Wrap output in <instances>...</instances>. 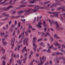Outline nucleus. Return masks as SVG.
Segmentation results:
<instances>
[{
	"mask_svg": "<svg viewBox=\"0 0 65 65\" xmlns=\"http://www.w3.org/2000/svg\"><path fill=\"white\" fill-rule=\"evenodd\" d=\"M41 63H39L38 65H42L43 64L44 62L46 60V57L43 56L42 58H40Z\"/></svg>",
	"mask_w": 65,
	"mask_h": 65,
	"instance_id": "1",
	"label": "nucleus"
},
{
	"mask_svg": "<svg viewBox=\"0 0 65 65\" xmlns=\"http://www.w3.org/2000/svg\"><path fill=\"white\" fill-rule=\"evenodd\" d=\"M12 6H10L6 8H4L3 9L1 8H0V10H1V11H0V12H2L4 11H8L10 8H12Z\"/></svg>",
	"mask_w": 65,
	"mask_h": 65,
	"instance_id": "2",
	"label": "nucleus"
},
{
	"mask_svg": "<svg viewBox=\"0 0 65 65\" xmlns=\"http://www.w3.org/2000/svg\"><path fill=\"white\" fill-rule=\"evenodd\" d=\"M49 13H52V14H54V15H51V17H54L55 16L56 17H58V13H60L59 12H49Z\"/></svg>",
	"mask_w": 65,
	"mask_h": 65,
	"instance_id": "3",
	"label": "nucleus"
},
{
	"mask_svg": "<svg viewBox=\"0 0 65 65\" xmlns=\"http://www.w3.org/2000/svg\"><path fill=\"white\" fill-rule=\"evenodd\" d=\"M21 37V40H23L24 38V33L23 32L21 33L20 35L19 36L18 38H20V37Z\"/></svg>",
	"mask_w": 65,
	"mask_h": 65,
	"instance_id": "4",
	"label": "nucleus"
},
{
	"mask_svg": "<svg viewBox=\"0 0 65 65\" xmlns=\"http://www.w3.org/2000/svg\"><path fill=\"white\" fill-rule=\"evenodd\" d=\"M35 7L34 8V9H33V12H36L38 9H39V6H35Z\"/></svg>",
	"mask_w": 65,
	"mask_h": 65,
	"instance_id": "5",
	"label": "nucleus"
},
{
	"mask_svg": "<svg viewBox=\"0 0 65 65\" xmlns=\"http://www.w3.org/2000/svg\"><path fill=\"white\" fill-rule=\"evenodd\" d=\"M28 40H29V39H28V38H26L24 39L23 41V43H24V44H26V46H28V43L27 42V41H28Z\"/></svg>",
	"mask_w": 65,
	"mask_h": 65,
	"instance_id": "6",
	"label": "nucleus"
},
{
	"mask_svg": "<svg viewBox=\"0 0 65 65\" xmlns=\"http://www.w3.org/2000/svg\"><path fill=\"white\" fill-rule=\"evenodd\" d=\"M56 1V3L55 4V5H61V2H59L57 1V0H55Z\"/></svg>",
	"mask_w": 65,
	"mask_h": 65,
	"instance_id": "7",
	"label": "nucleus"
},
{
	"mask_svg": "<svg viewBox=\"0 0 65 65\" xmlns=\"http://www.w3.org/2000/svg\"><path fill=\"white\" fill-rule=\"evenodd\" d=\"M42 24L41 23H38V25H37V27H38L39 28H42V26H41V25Z\"/></svg>",
	"mask_w": 65,
	"mask_h": 65,
	"instance_id": "8",
	"label": "nucleus"
},
{
	"mask_svg": "<svg viewBox=\"0 0 65 65\" xmlns=\"http://www.w3.org/2000/svg\"><path fill=\"white\" fill-rule=\"evenodd\" d=\"M54 37L55 38H56V39H60V38L58 36H57V34L54 35Z\"/></svg>",
	"mask_w": 65,
	"mask_h": 65,
	"instance_id": "9",
	"label": "nucleus"
},
{
	"mask_svg": "<svg viewBox=\"0 0 65 65\" xmlns=\"http://www.w3.org/2000/svg\"><path fill=\"white\" fill-rule=\"evenodd\" d=\"M31 9H29L28 10H27L25 12V14H28V13L29 12H30V11H31Z\"/></svg>",
	"mask_w": 65,
	"mask_h": 65,
	"instance_id": "10",
	"label": "nucleus"
},
{
	"mask_svg": "<svg viewBox=\"0 0 65 65\" xmlns=\"http://www.w3.org/2000/svg\"><path fill=\"white\" fill-rule=\"evenodd\" d=\"M24 51L25 52H27V49H26V46H25L24 47L23 49L22 50V53H24Z\"/></svg>",
	"mask_w": 65,
	"mask_h": 65,
	"instance_id": "11",
	"label": "nucleus"
},
{
	"mask_svg": "<svg viewBox=\"0 0 65 65\" xmlns=\"http://www.w3.org/2000/svg\"><path fill=\"white\" fill-rule=\"evenodd\" d=\"M48 21L49 22H50V23L51 26H52V24H54V21L52 20H49Z\"/></svg>",
	"mask_w": 65,
	"mask_h": 65,
	"instance_id": "12",
	"label": "nucleus"
},
{
	"mask_svg": "<svg viewBox=\"0 0 65 65\" xmlns=\"http://www.w3.org/2000/svg\"><path fill=\"white\" fill-rule=\"evenodd\" d=\"M11 46H12V48L14 46V43L13 42V41L12 40H11Z\"/></svg>",
	"mask_w": 65,
	"mask_h": 65,
	"instance_id": "13",
	"label": "nucleus"
},
{
	"mask_svg": "<svg viewBox=\"0 0 65 65\" xmlns=\"http://www.w3.org/2000/svg\"><path fill=\"white\" fill-rule=\"evenodd\" d=\"M27 57H25L22 60H23V63H25V62L26 61V59H27Z\"/></svg>",
	"mask_w": 65,
	"mask_h": 65,
	"instance_id": "14",
	"label": "nucleus"
},
{
	"mask_svg": "<svg viewBox=\"0 0 65 65\" xmlns=\"http://www.w3.org/2000/svg\"><path fill=\"white\" fill-rule=\"evenodd\" d=\"M33 46H34V47H35L36 48L37 47V45L36 44V43H34L33 44Z\"/></svg>",
	"mask_w": 65,
	"mask_h": 65,
	"instance_id": "15",
	"label": "nucleus"
},
{
	"mask_svg": "<svg viewBox=\"0 0 65 65\" xmlns=\"http://www.w3.org/2000/svg\"><path fill=\"white\" fill-rule=\"evenodd\" d=\"M17 48L18 51H20V47H21V46H19V44H18L17 45Z\"/></svg>",
	"mask_w": 65,
	"mask_h": 65,
	"instance_id": "16",
	"label": "nucleus"
},
{
	"mask_svg": "<svg viewBox=\"0 0 65 65\" xmlns=\"http://www.w3.org/2000/svg\"><path fill=\"white\" fill-rule=\"evenodd\" d=\"M55 23L56 24V27L57 28H58V27H59V24H58V23L57 22H55Z\"/></svg>",
	"mask_w": 65,
	"mask_h": 65,
	"instance_id": "17",
	"label": "nucleus"
},
{
	"mask_svg": "<svg viewBox=\"0 0 65 65\" xmlns=\"http://www.w3.org/2000/svg\"><path fill=\"white\" fill-rule=\"evenodd\" d=\"M33 1H31L30 2V3H34L36 2V0H32Z\"/></svg>",
	"mask_w": 65,
	"mask_h": 65,
	"instance_id": "18",
	"label": "nucleus"
},
{
	"mask_svg": "<svg viewBox=\"0 0 65 65\" xmlns=\"http://www.w3.org/2000/svg\"><path fill=\"white\" fill-rule=\"evenodd\" d=\"M62 12H65V7H62Z\"/></svg>",
	"mask_w": 65,
	"mask_h": 65,
	"instance_id": "19",
	"label": "nucleus"
},
{
	"mask_svg": "<svg viewBox=\"0 0 65 65\" xmlns=\"http://www.w3.org/2000/svg\"><path fill=\"white\" fill-rule=\"evenodd\" d=\"M24 12V11H19L18 12V14H21V13H23Z\"/></svg>",
	"mask_w": 65,
	"mask_h": 65,
	"instance_id": "20",
	"label": "nucleus"
},
{
	"mask_svg": "<svg viewBox=\"0 0 65 65\" xmlns=\"http://www.w3.org/2000/svg\"><path fill=\"white\" fill-rule=\"evenodd\" d=\"M54 45H55V46L56 45H58V46H60V45H61V44H59L58 43H54Z\"/></svg>",
	"mask_w": 65,
	"mask_h": 65,
	"instance_id": "21",
	"label": "nucleus"
},
{
	"mask_svg": "<svg viewBox=\"0 0 65 65\" xmlns=\"http://www.w3.org/2000/svg\"><path fill=\"white\" fill-rule=\"evenodd\" d=\"M43 26H44V27H46V25L45 24V21H44L43 22Z\"/></svg>",
	"mask_w": 65,
	"mask_h": 65,
	"instance_id": "22",
	"label": "nucleus"
},
{
	"mask_svg": "<svg viewBox=\"0 0 65 65\" xmlns=\"http://www.w3.org/2000/svg\"><path fill=\"white\" fill-rule=\"evenodd\" d=\"M26 6L25 5H21L20 6V7H26Z\"/></svg>",
	"mask_w": 65,
	"mask_h": 65,
	"instance_id": "23",
	"label": "nucleus"
},
{
	"mask_svg": "<svg viewBox=\"0 0 65 65\" xmlns=\"http://www.w3.org/2000/svg\"><path fill=\"white\" fill-rule=\"evenodd\" d=\"M2 51L3 53L4 54L5 53V50H4V49L3 48H2Z\"/></svg>",
	"mask_w": 65,
	"mask_h": 65,
	"instance_id": "24",
	"label": "nucleus"
},
{
	"mask_svg": "<svg viewBox=\"0 0 65 65\" xmlns=\"http://www.w3.org/2000/svg\"><path fill=\"white\" fill-rule=\"evenodd\" d=\"M57 55H63V54L61 53H60L59 52H57Z\"/></svg>",
	"mask_w": 65,
	"mask_h": 65,
	"instance_id": "25",
	"label": "nucleus"
},
{
	"mask_svg": "<svg viewBox=\"0 0 65 65\" xmlns=\"http://www.w3.org/2000/svg\"><path fill=\"white\" fill-rule=\"evenodd\" d=\"M8 0H5L3 2H2L1 4H4L7 1H8Z\"/></svg>",
	"mask_w": 65,
	"mask_h": 65,
	"instance_id": "26",
	"label": "nucleus"
},
{
	"mask_svg": "<svg viewBox=\"0 0 65 65\" xmlns=\"http://www.w3.org/2000/svg\"><path fill=\"white\" fill-rule=\"evenodd\" d=\"M41 48H42L40 47L39 49H38L37 50V52H40V50H41Z\"/></svg>",
	"mask_w": 65,
	"mask_h": 65,
	"instance_id": "27",
	"label": "nucleus"
},
{
	"mask_svg": "<svg viewBox=\"0 0 65 65\" xmlns=\"http://www.w3.org/2000/svg\"><path fill=\"white\" fill-rule=\"evenodd\" d=\"M13 60V58H11L10 60V63L11 64V62H12V61Z\"/></svg>",
	"mask_w": 65,
	"mask_h": 65,
	"instance_id": "28",
	"label": "nucleus"
},
{
	"mask_svg": "<svg viewBox=\"0 0 65 65\" xmlns=\"http://www.w3.org/2000/svg\"><path fill=\"white\" fill-rule=\"evenodd\" d=\"M18 61L19 63L20 64V65H21V63H22V62L21 61V60L19 59L18 60Z\"/></svg>",
	"mask_w": 65,
	"mask_h": 65,
	"instance_id": "29",
	"label": "nucleus"
},
{
	"mask_svg": "<svg viewBox=\"0 0 65 65\" xmlns=\"http://www.w3.org/2000/svg\"><path fill=\"white\" fill-rule=\"evenodd\" d=\"M12 57H14V58H16V55L15 54L13 55V54L12 55Z\"/></svg>",
	"mask_w": 65,
	"mask_h": 65,
	"instance_id": "30",
	"label": "nucleus"
},
{
	"mask_svg": "<svg viewBox=\"0 0 65 65\" xmlns=\"http://www.w3.org/2000/svg\"><path fill=\"white\" fill-rule=\"evenodd\" d=\"M51 49L48 48V50L47 51V52L48 53H50L51 52Z\"/></svg>",
	"mask_w": 65,
	"mask_h": 65,
	"instance_id": "31",
	"label": "nucleus"
},
{
	"mask_svg": "<svg viewBox=\"0 0 65 65\" xmlns=\"http://www.w3.org/2000/svg\"><path fill=\"white\" fill-rule=\"evenodd\" d=\"M33 49L34 52H36V48L34 47Z\"/></svg>",
	"mask_w": 65,
	"mask_h": 65,
	"instance_id": "32",
	"label": "nucleus"
},
{
	"mask_svg": "<svg viewBox=\"0 0 65 65\" xmlns=\"http://www.w3.org/2000/svg\"><path fill=\"white\" fill-rule=\"evenodd\" d=\"M3 44L4 45H6V44H7V43L5 42H3Z\"/></svg>",
	"mask_w": 65,
	"mask_h": 65,
	"instance_id": "33",
	"label": "nucleus"
},
{
	"mask_svg": "<svg viewBox=\"0 0 65 65\" xmlns=\"http://www.w3.org/2000/svg\"><path fill=\"white\" fill-rule=\"evenodd\" d=\"M0 35H1V36H3V35H5L4 34V32L1 33Z\"/></svg>",
	"mask_w": 65,
	"mask_h": 65,
	"instance_id": "34",
	"label": "nucleus"
},
{
	"mask_svg": "<svg viewBox=\"0 0 65 65\" xmlns=\"http://www.w3.org/2000/svg\"><path fill=\"white\" fill-rule=\"evenodd\" d=\"M42 40V39H39L37 41L38 42H40L41 41V40Z\"/></svg>",
	"mask_w": 65,
	"mask_h": 65,
	"instance_id": "35",
	"label": "nucleus"
},
{
	"mask_svg": "<svg viewBox=\"0 0 65 65\" xmlns=\"http://www.w3.org/2000/svg\"><path fill=\"white\" fill-rule=\"evenodd\" d=\"M46 34H47L48 36H51V35L48 32H47L46 33Z\"/></svg>",
	"mask_w": 65,
	"mask_h": 65,
	"instance_id": "36",
	"label": "nucleus"
},
{
	"mask_svg": "<svg viewBox=\"0 0 65 65\" xmlns=\"http://www.w3.org/2000/svg\"><path fill=\"white\" fill-rule=\"evenodd\" d=\"M57 55V53H53L52 54V56H54V55Z\"/></svg>",
	"mask_w": 65,
	"mask_h": 65,
	"instance_id": "37",
	"label": "nucleus"
},
{
	"mask_svg": "<svg viewBox=\"0 0 65 65\" xmlns=\"http://www.w3.org/2000/svg\"><path fill=\"white\" fill-rule=\"evenodd\" d=\"M11 28H14V25L13 24H12L11 25Z\"/></svg>",
	"mask_w": 65,
	"mask_h": 65,
	"instance_id": "38",
	"label": "nucleus"
},
{
	"mask_svg": "<svg viewBox=\"0 0 65 65\" xmlns=\"http://www.w3.org/2000/svg\"><path fill=\"white\" fill-rule=\"evenodd\" d=\"M6 29H8V24H7L6 25Z\"/></svg>",
	"mask_w": 65,
	"mask_h": 65,
	"instance_id": "39",
	"label": "nucleus"
},
{
	"mask_svg": "<svg viewBox=\"0 0 65 65\" xmlns=\"http://www.w3.org/2000/svg\"><path fill=\"white\" fill-rule=\"evenodd\" d=\"M20 24H21V23L20 22L18 23V28H20Z\"/></svg>",
	"mask_w": 65,
	"mask_h": 65,
	"instance_id": "40",
	"label": "nucleus"
},
{
	"mask_svg": "<svg viewBox=\"0 0 65 65\" xmlns=\"http://www.w3.org/2000/svg\"><path fill=\"white\" fill-rule=\"evenodd\" d=\"M13 30V29H12V28H10V31L11 32H12Z\"/></svg>",
	"mask_w": 65,
	"mask_h": 65,
	"instance_id": "41",
	"label": "nucleus"
},
{
	"mask_svg": "<svg viewBox=\"0 0 65 65\" xmlns=\"http://www.w3.org/2000/svg\"><path fill=\"white\" fill-rule=\"evenodd\" d=\"M21 20L22 22H23L24 23V22H25V21H26V20L25 19H24V20L21 19Z\"/></svg>",
	"mask_w": 65,
	"mask_h": 65,
	"instance_id": "42",
	"label": "nucleus"
},
{
	"mask_svg": "<svg viewBox=\"0 0 65 65\" xmlns=\"http://www.w3.org/2000/svg\"><path fill=\"white\" fill-rule=\"evenodd\" d=\"M2 59H6V58L4 56H3V57H2Z\"/></svg>",
	"mask_w": 65,
	"mask_h": 65,
	"instance_id": "43",
	"label": "nucleus"
},
{
	"mask_svg": "<svg viewBox=\"0 0 65 65\" xmlns=\"http://www.w3.org/2000/svg\"><path fill=\"white\" fill-rule=\"evenodd\" d=\"M32 28V26H31V25H30L29 26V27L28 28V30H29V29H30V28Z\"/></svg>",
	"mask_w": 65,
	"mask_h": 65,
	"instance_id": "44",
	"label": "nucleus"
},
{
	"mask_svg": "<svg viewBox=\"0 0 65 65\" xmlns=\"http://www.w3.org/2000/svg\"><path fill=\"white\" fill-rule=\"evenodd\" d=\"M24 55L25 56V57H27V53H26Z\"/></svg>",
	"mask_w": 65,
	"mask_h": 65,
	"instance_id": "45",
	"label": "nucleus"
},
{
	"mask_svg": "<svg viewBox=\"0 0 65 65\" xmlns=\"http://www.w3.org/2000/svg\"><path fill=\"white\" fill-rule=\"evenodd\" d=\"M54 6H55V5H54V4H53L51 6V8H52V7H53Z\"/></svg>",
	"mask_w": 65,
	"mask_h": 65,
	"instance_id": "46",
	"label": "nucleus"
},
{
	"mask_svg": "<svg viewBox=\"0 0 65 65\" xmlns=\"http://www.w3.org/2000/svg\"><path fill=\"white\" fill-rule=\"evenodd\" d=\"M15 26H16V25L17 24V21L16 20H15Z\"/></svg>",
	"mask_w": 65,
	"mask_h": 65,
	"instance_id": "47",
	"label": "nucleus"
},
{
	"mask_svg": "<svg viewBox=\"0 0 65 65\" xmlns=\"http://www.w3.org/2000/svg\"><path fill=\"white\" fill-rule=\"evenodd\" d=\"M44 30L45 32V31H46L47 30V29H46V27H45L44 28Z\"/></svg>",
	"mask_w": 65,
	"mask_h": 65,
	"instance_id": "48",
	"label": "nucleus"
},
{
	"mask_svg": "<svg viewBox=\"0 0 65 65\" xmlns=\"http://www.w3.org/2000/svg\"><path fill=\"white\" fill-rule=\"evenodd\" d=\"M33 6H34L33 5H28V7H33Z\"/></svg>",
	"mask_w": 65,
	"mask_h": 65,
	"instance_id": "49",
	"label": "nucleus"
},
{
	"mask_svg": "<svg viewBox=\"0 0 65 65\" xmlns=\"http://www.w3.org/2000/svg\"><path fill=\"white\" fill-rule=\"evenodd\" d=\"M9 25H10V24H11V21H9Z\"/></svg>",
	"mask_w": 65,
	"mask_h": 65,
	"instance_id": "50",
	"label": "nucleus"
},
{
	"mask_svg": "<svg viewBox=\"0 0 65 65\" xmlns=\"http://www.w3.org/2000/svg\"><path fill=\"white\" fill-rule=\"evenodd\" d=\"M50 1H47L45 3V4H47V3H50Z\"/></svg>",
	"mask_w": 65,
	"mask_h": 65,
	"instance_id": "51",
	"label": "nucleus"
},
{
	"mask_svg": "<svg viewBox=\"0 0 65 65\" xmlns=\"http://www.w3.org/2000/svg\"><path fill=\"white\" fill-rule=\"evenodd\" d=\"M63 30V28L62 27H60V30Z\"/></svg>",
	"mask_w": 65,
	"mask_h": 65,
	"instance_id": "52",
	"label": "nucleus"
},
{
	"mask_svg": "<svg viewBox=\"0 0 65 65\" xmlns=\"http://www.w3.org/2000/svg\"><path fill=\"white\" fill-rule=\"evenodd\" d=\"M31 55H30L29 56V59H31Z\"/></svg>",
	"mask_w": 65,
	"mask_h": 65,
	"instance_id": "53",
	"label": "nucleus"
},
{
	"mask_svg": "<svg viewBox=\"0 0 65 65\" xmlns=\"http://www.w3.org/2000/svg\"><path fill=\"white\" fill-rule=\"evenodd\" d=\"M22 42V40H20L19 41V43H21Z\"/></svg>",
	"mask_w": 65,
	"mask_h": 65,
	"instance_id": "54",
	"label": "nucleus"
},
{
	"mask_svg": "<svg viewBox=\"0 0 65 65\" xmlns=\"http://www.w3.org/2000/svg\"><path fill=\"white\" fill-rule=\"evenodd\" d=\"M25 0H23L21 2V3H24V2L25 1Z\"/></svg>",
	"mask_w": 65,
	"mask_h": 65,
	"instance_id": "55",
	"label": "nucleus"
},
{
	"mask_svg": "<svg viewBox=\"0 0 65 65\" xmlns=\"http://www.w3.org/2000/svg\"><path fill=\"white\" fill-rule=\"evenodd\" d=\"M20 34V31L19 30L17 31V34Z\"/></svg>",
	"mask_w": 65,
	"mask_h": 65,
	"instance_id": "56",
	"label": "nucleus"
},
{
	"mask_svg": "<svg viewBox=\"0 0 65 65\" xmlns=\"http://www.w3.org/2000/svg\"><path fill=\"white\" fill-rule=\"evenodd\" d=\"M9 35H7L6 36H4V37H8V36H9Z\"/></svg>",
	"mask_w": 65,
	"mask_h": 65,
	"instance_id": "57",
	"label": "nucleus"
},
{
	"mask_svg": "<svg viewBox=\"0 0 65 65\" xmlns=\"http://www.w3.org/2000/svg\"><path fill=\"white\" fill-rule=\"evenodd\" d=\"M59 42H61V43H62V42H63L61 40H59Z\"/></svg>",
	"mask_w": 65,
	"mask_h": 65,
	"instance_id": "58",
	"label": "nucleus"
},
{
	"mask_svg": "<svg viewBox=\"0 0 65 65\" xmlns=\"http://www.w3.org/2000/svg\"><path fill=\"white\" fill-rule=\"evenodd\" d=\"M53 46V45H52L50 47V48H51Z\"/></svg>",
	"mask_w": 65,
	"mask_h": 65,
	"instance_id": "59",
	"label": "nucleus"
},
{
	"mask_svg": "<svg viewBox=\"0 0 65 65\" xmlns=\"http://www.w3.org/2000/svg\"><path fill=\"white\" fill-rule=\"evenodd\" d=\"M16 13V11H15L12 13V14H14V13Z\"/></svg>",
	"mask_w": 65,
	"mask_h": 65,
	"instance_id": "60",
	"label": "nucleus"
},
{
	"mask_svg": "<svg viewBox=\"0 0 65 65\" xmlns=\"http://www.w3.org/2000/svg\"><path fill=\"white\" fill-rule=\"evenodd\" d=\"M5 14H6V13H3L2 15H5Z\"/></svg>",
	"mask_w": 65,
	"mask_h": 65,
	"instance_id": "61",
	"label": "nucleus"
},
{
	"mask_svg": "<svg viewBox=\"0 0 65 65\" xmlns=\"http://www.w3.org/2000/svg\"><path fill=\"white\" fill-rule=\"evenodd\" d=\"M62 9V7H60L58 8V9Z\"/></svg>",
	"mask_w": 65,
	"mask_h": 65,
	"instance_id": "62",
	"label": "nucleus"
},
{
	"mask_svg": "<svg viewBox=\"0 0 65 65\" xmlns=\"http://www.w3.org/2000/svg\"><path fill=\"white\" fill-rule=\"evenodd\" d=\"M47 35H46L45 34L44 35V37H47Z\"/></svg>",
	"mask_w": 65,
	"mask_h": 65,
	"instance_id": "63",
	"label": "nucleus"
},
{
	"mask_svg": "<svg viewBox=\"0 0 65 65\" xmlns=\"http://www.w3.org/2000/svg\"><path fill=\"white\" fill-rule=\"evenodd\" d=\"M50 62L51 64H52V61L50 60Z\"/></svg>",
	"mask_w": 65,
	"mask_h": 65,
	"instance_id": "64",
	"label": "nucleus"
}]
</instances>
